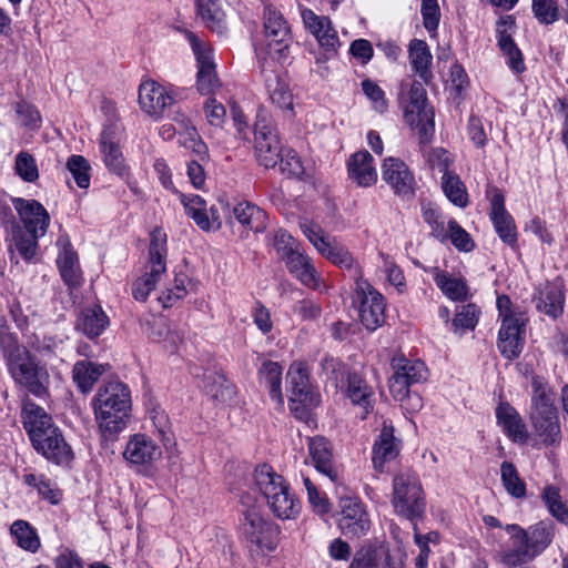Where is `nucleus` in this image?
<instances>
[{"label":"nucleus","mask_w":568,"mask_h":568,"mask_svg":"<svg viewBox=\"0 0 568 568\" xmlns=\"http://www.w3.org/2000/svg\"><path fill=\"white\" fill-rule=\"evenodd\" d=\"M22 417L24 428L38 453L58 465H65L72 460L71 447L42 407L26 402L22 408Z\"/></svg>","instance_id":"obj_1"},{"label":"nucleus","mask_w":568,"mask_h":568,"mask_svg":"<svg viewBox=\"0 0 568 568\" xmlns=\"http://www.w3.org/2000/svg\"><path fill=\"white\" fill-rule=\"evenodd\" d=\"M94 420L104 438H114L126 427L131 412V392L120 381L102 384L92 398Z\"/></svg>","instance_id":"obj_2"},{"label":"nucleus","mask_w":568,"mask_h":568,"mask_svg":"<svg viewBox=\"0 0 568 568\" xmlns=\"http://www.w3.org/2000/svg\"><path fill=\"white\" fill-rule=\"evenodd\" d=\"M11 202L19 219L13 252L24 261H31L37 254L39 240L45 235L50 226V214L33 199L12 197Z\"/></svg>","instance_id":"obj_3"},{"label":"nucleus","mask_w":568,"mask_h":568,"mask_svg":"<svg viewBox=\"0 0 568 568\" xmlns=\"http://www.w3.org/2000/svg\"><path fill=\"white\" fill-rule=\"evenodd\" d=\"M505 530L511 546L500 554L501 562L507 567H517L541 554L552 540V524L540 521L528 530L518 525H507Z\"/></svg>","instance_id":"obj_4"},{"label":"nucleus","mask_w":568,"mask_h":568,"mask_svg":"<svg viewBox=\"0 0 568 568\" xmlns=\"http://www.w3.org/2000/svg\"><path fill=\"white\" fill-rule=\"evenodd\" d=\"M530 420L535 435L547 445L560 440V426L557 409L554 405L555 394L548 383L538 376L531 382Z\"/></svg>","instance_id":"obj_5"},{"label":"nucleus","mask_w":568,"mask_h":568,"mask_svg":"<svg viewBox=\"0 0 568 568\" xmlns=\"http://www.w3.org/2000/svg\"><path fill=\"white\" fill-rule=\"evenodd\" d=\"M254 484L277 518L292 519L298 514L297 499L290 493L283 477L276 474L271 466L263 464L256 467Z\"/></svg>","instance_id":"obj_6"},{"label":"nucleus","mask_w":568,"mask_h":568,"mask_svg":"<svg viewBox=\"0 0 568 568\" xmlns=\"http://www.w3.org/2000/svg\"><path fill=\"white\" fill-rule=\"evenodd\" d=\"M497 308L501 322L498 348L504 357L516 358L524 347L525 326L528 318L523 311L515 308L509 297L505 295L497 297Z\"/></svg>","instance_id":"obj_7"},{"label":"nucleus","mask_w":568,"mask_h":568,"mask_svg":"<svg viewBox=\"0 0 568 568\" xmlns=\"http://www.w3.org/2000/svg\"><path fill=\"white\" fill-rule=\"evenodd\" d=\"M166 234L161 230H154L151 234L149 246V260L144 274L135 281L132 288L133 297L144 302L166 272Z\"/></svg>","instance_id":"obj_8"},{"label":"nucleus","mask_w":568,"mask_h":568,"mask_svg":"<svg viewBox=\"0 0 568 568\" xmlns=\"http://www.w3.org/2000/svg\"><path fill=\"white\" fill-rule=\"evenodd\" d=\"M403 103L405 122L417 132L422 143L429 142L435 129V113L427 102L423 83L414 81Z\"/></svg>","instance_id":"obj_9"},{"label":"nucleus","mask_w":568,"mask_h":568,"mask_svg":"<svg viewBox=\"0 0 568 568\" xmlns=\"http://www.w3.org/2000/svg\"><path fill=\"white\" fill-rule=\"evenodd\" d=\"M290 408L298 419L306 420L310 412L321 403L320 394L308 382V373L301 362L293 363L287 372Z\"/></svg>","instance_id":"obj_10"},{"label":"nucleus","mask_w":568,"mask_h":568,"mask_svg":"<svg viewBox=\"0 0 568 568\" xmlns=\"http://www.w3.org/2000/svg\"><path fill=\"white\" fill-rule=\"evenodd\" d=\"M392 505L395 513L407 519L422 515L425 508L419 479L412 473H400L393 480Z\"/></svg>","instance_id":"obj_11"},{"label":"nucleus","mask_w":568,"mask_h":568,"mask_svg":"<svg viewBox=\"0 0 568 568\" xmlns=\"http://www.w3.org/2000/svg\"><path fill=\"white\" fill-rule=\"evenodd\" d=\"M254 148L258 162L266 169L274 168L284 151L272 119L264 110L256 114Z\"/></svg>","instance_id":"obj_12"},{"label":"nucleus","mask_w":568,"mask_h":568,"mask_svg":"<svg viewBox=\"0 0 568 568\" xmlns=\"http://www.w3.org/2000/svg\"><path fill=\"white\" fill-rule=\"evenodd\" d=\"M8 367L13 379L31 393L41 395L44 392L43 379L47 373L38 367L24 346L16 345L9 351Z\"/></svg>","instance_id":"obj_13"},{"label":"nucleus","mask_w":568,"mask_h":568,"mask_svg":"<svg viewBox=\"0 0 568 568\" xmlns=\"http://www.w3.org/2000/svg\"><path fill=\"white\" fill-rule=\"evenodd\" d=\"M355 284V294L359 301V321L367 331L374 332L385 322L384 296L361 275L356 278Z\"/></svg>","instance_id":"obj_14"},{"label":"nucleus","mask_w":568,"mask_h":568,"mask_svg":"<svg viewBox=\"0 0 568 568\" xmlns=\"http://www.w3.org/2000/svg\"><path fill=\"white\" fill-rule=\"evenodd\" d=\"M264 32L266 54L278 62L285 61L288 58L292 36L286 20L276 9H265Z\"/></svg>","instance_id":"obj_15"},{"label":"nucleus","mask_w":568,"mask_h":568,"mask_svg":"<svg viewBox=\"0 0 568 568\" xmlns=\"http://www.w3.org/2000/svg\"><path fill=\"white\" fill-rule=\"evenodd\" d=\"M300 227L316 251L325 258L339 267L352 268L355 266V261L349 251L336 239L326 235L320 225L304 221L301 222Z\"/></svg>","instance_id":"obj_16"},{"label":"nucleus","mask_w":568,"mask_h":568,"mask_svg":"<svg viewBox=\"0 0 568 568\" xmlns=\"http://www.w3.org/2000/svg\"><path fill=\"white\" fill-rule=\"evenodd\" d=\"M179 99L173 85H164L154 80H145L139 87V104L141 109L155 119L162 116L164 110Z\"/></svg>","instance_id":"obj_17"},{"label":"nucleus","mask_w":568,"mask_h":568,"mask_svg":"<svg viewBox=\"0 0 568 568\" xmlns=\"http://www.w3.org/2000/svg\"><path fill=\"white\" fill-rule=\"evenodd\" d=\"M243 515L241 525L243 536L261 550H274L278 528L266 520L256 509H247Z\"/></svg>","instance_id":"obj_18"},{"label":"nucleus","mask_w":568,"mask_h":568,"mask_svg":"<svg viewBox=\"0 0 568 568\" xmlns=\"http://www.w3.org/2000/svg\"><path fill=\"white\" fill-rule=\"evenodd\" d=\"M187 38L197 62V90L210 94L219 87L212 48L193 33Z\"/></svg>","instance_id":"obj_19"},{"label":"nucleus","mask_w":568,"mask_h":568,"mask_svg":"<svg viewBox=\"0 0 568 568\" xmlns=\"http://www.w3.org/2000/svg\"><path fill=\"white\" fill-rule=\"evenodd\" d=\"M338 527L347 537H361L369 529V519L364 505L356 498L345 497L339 501Z\"/></svg>","instance_id":"obj_20"},{"label":"nucleus","mask_w":568,"mask_h":568,"mask_svg":"<svg viewBox=\"0 0 568 568\" xmlns=\"http://www.w3.org/2000/svg\"><path fill=\"white\" fill-rule=\"evenodd\" d=\"M382 179L397 195L407 196L414 192V174L398 158L388 156L383 161Z\"/></svg>","instance_id":"obj_21"},{"label":"nucleus","mask_w":568,"mask_h":568,"mask_svg":"<svg viewBox=\"0 0 568 568\" xmlns=\"http://www.w3.org/2000/svg\"><path fill=\"white\" fill-rule=\"evenodd\" d=\"M422 216L436 239L442 242L450 241L458 251H462V230L456 221L449 220L446 225L438 209L430 202L422 203Z\"/></svg>","instance_id":"obj_22"},{"label":"nucleus","mask_w":568,"mask_h":568,"mask_svg":"<svg viewBox=\"0 0 568 568\" xmlns=\"http://www.w3.org/2000/svg\"><path fill=\"white\" fill-rule=\"evenodd\" d=\"M161 456V447L145 434L131 436L123 450L124 459L135 466H150Z\"/></svg>","instance_id":"obj_23"},{"label":"nucleus","mask_w":568,"mask_h":568,"mask_svg":"<svg viewBox=\"0 0 568 568\" xmlns=\"http://www.w3.org/2000/svg\"><path fill=\"white\" fill-rule=\"evenodd\" d=\"M515 20L511 16L499 18L496 23V34L500 51L507 58L506 63L515 73L525 71V63L520 50L515 44L511 34Z\"/></svg>","instance_id":"obj_24"},{"label":"nucleus","mask_w":568,"mask_h":568,"mask_svg":"<svg viewBox=\"0 0 568 568\" xmlns=\"http://www.w3.org/2000/svg\"><path fill=\"white\" fill-rule=\"evenodd\" d=\"M490 200V220L495 231L500 240L513 246L517 242V232L515 221L505 209L504 195L498 190H493L489 194Z\"/></svg>","instance_id":"obj_25"},{"label":"nucleus","mask_w":568,"mask_h":568,"mask_svg":"<svg viewBox=\"0 0 568 568\" xmlns=\"http://www.w3.org/2000/svg\"><path fill=\"white\" fill-rule=\"evenodd\" d=\"M307 449L315 469L335 483L338 479V470L334 463L331 443L323 436L307 438Z\"/></svg>","instance_id":"obj_26"},{"label":"nucleus","mask_w":568,"mask_h":568,"mask_svg":"<svg viewBox=\"0 0 568 568\" xmlns=\"http://www.w3.org/2000/svg\"><path fill=\"white\" fill-rule=\"evenodd\" d=\"M301 17L305 29L316 38L320 45L329 52H335L339 41L331 20L315 14L307 8L301 10Z\"/></svg>","instance_id":"obj_27"},{"label":"nucleus","mask_w":568,"mask_h":568,"mask_svg":"<svg viewBox=\"0 0 568 568\" xmlns=\"http://www.w3.org/2000/svg\"><path fill=\"white\" fill-rule=\"evenodd\" d=\"M59 250L57 265L62 280L70 287H77L81 284L82 276L79 266L78 254L73 250L70 239L67 234H61L57 241Z\"/></svg>","instance_id":"obj_28"},{"label":"nucleus","mask_w":568,"mask_h":568,"mask_svg":"<svg viewBox=\"0 0 568 568\" xmlns=\"http://www.w3.org/2000/svg\"><path fill=\"white\" fill-rule=\"evenodd\" d=\"M400 450V439L394 434V426L388 420H383L382 428L373 445V465L382 469L384 464L395 459Z\"/></svg>","instance_id":"obj_29"},{"label":"nucleus","mask_w":568,"mask_h":568,"mask_svg":"<svg viewBox=\"0 0 568 568\" xmlns=\"http://www.w3.org/2000/svg\"><path fill=\"white\" fill-rule=\"evenodd\" d=\"M100 152L105 166L112 173L123 176L126 173L125 160L119 145L116 129L105 126L101 133Z\"/></svg>","instance_id":"obj_30"},{"label":"nucleus","mask_w":568,"mask_h":568,"mask_svg":"<svg viewBox=\"0 0 568 568\" xmlns=\"http://www.w3.org/2000/svg\"><path fill=\"white\" fill-rule=\"evenodd\" d=\"M349 179L358 186L368 187L377 182V171L372 154L364 150L354 153L347 162Z\"/></svg>","instance_id":"obj_31"},{"label":"nucleus","mask_w":568,"mask_h":568,"mask_svg":"<svg viewBox=\"0 0 568 568\" xmlns=\"http://www.w3.org/2000/svg\"><path fill=\"white\" fill-rule=\"evenodd\" d=\"M265 88L271 102L287 116L294 114V97L284 77L267 72L264 74Z\"/></svg>","instance_id":"obj_32"},{"label":"nucleus","mask_w":568,"mask_h":568,"mask_svg":"<svg viewBox=\"0 0 568 568\" xmlns=\"http://www.w3.org/2000/svg\"><path fill=\"white\" fill-rule=\"evenodd\" d=\"M173 121L178 125L179 144L197 155L201 160H204L207 156V146L191 120L185 114L176 112Z\"/></svg>","instance_id":"obj_33"},{"label":"nucleus","mask_w":568,"mask_h":568,"mask_svg":"<svg viewBox=\"0 0 568 568\" xmlns=\"http://www.w3.org/2000/svg\"><path fill=\"white\" fill-rule=\"evenodd\" d=\"M565 304V285L559 278L547 283L538 293L536 307L539 312L556 318L562 314Z\"/></svg>","instance_id":"obj_34"},{"label":"nucleus","mask_w":568,"mask_h":568,"mask_svg":"<svg viewBox=\"0 0 568 568\" xmlns=\"http://www.w3.org/2000/svg\"><path fill=\"white\" fill-rule=\"evenodd\" d=\"M290 273L294 275L303 285L313 288H321V278L316 272L312 260L304 253L296 251L283 260Z\"/></svg>","instance_id":"obj_35"},{"label":"nucleus","mask_w":568,"mask_h":568,"mask_svg":"<svg viewBox=\"0 0 568 568\" xmlns=\"http://www.w3.org/2000/svg\"><path fill=\"white\" fill-rule=\"evenodd\" d=\"M109 325V317L100 305L93 304L84 307L77 322V328L88 337H98Z\"/></svg>","instance_id":"obj_36"},{"label":"nucleus","mask_w":568,"mask_h":568,"mask_svg":"<svg viewBox=\"0 0 568 568\" xmlns=\"http://www.w3.org/2000/svg\"><path fill=\"white\" fill-rule=\"evenodd\" d=\"M496 418L503 432L514 442L526 439L525 425L517 410L508 403H500L496 408Z\"/></svg>","instance_id":"obj_37"},{"label":"nucleus","mask_w":568,"mask_h":568,"mask_svg":"<svg viewBox=\"0 0 568 568\" xmlns=\"http://www.w3.org/2000/svg\"><path fill=\"white\" fill-rule=\"evenodd\" d=\"M233 215L248 231L258 233L263 232L266 227V213L247 201L239 202L233 207Z\"/></svg>","instance_id":"obj_38"},{"label":"nucleus","mask_w":568,"mask_h":568,"mask_svg":"<svg viewBox=\"0 0 568 568\" xmlns=\"http://www.w3.org/2000/svg\"><path fill=\"white\" fill-rule=\"evenodd\" d=\"M104 373V365L89 361H79L72 369V378L81 393H89L100 376Z\"/></svg>","instance_id":"obj_39"},{"label":"nucleus","mask_w":568,"mask_h":568,"mask_svg":"<svg viewBox=\"0 0 568 568\" xmlns=\"http://www.w3.org/2000/svg\"><path fill=\"white\" fill-rule=\"evenodd\" d=\"M348 568H393L392 558L387 549L363 548L357 551Z\"/></svg>","instance_id":"obj_40"},{"label":"nucleus","mask_w":568,"mask_h":568,"mask_svg":"<svg viewBox=\"0 0 568 568\" xmlns=\"http://www.w3.org/2000/svg\"><path fill=\"white\" fill-rule=\"evenodd\" d=\"M197 13L212 31L221 33L225 30V11L220 0H197Z\"/></svg>","instance_id":"obj_41"},{"label":"nucleus","mask_w":568,"mask_h":568,"mask_svg":"<svg viewBox=\"0 0 568 568\" xmlns=\"http://www.w3.org/2000/svg\"><path fill=\"white\" fill-rule=\"evenodd\" d=\"M409 61L416 74L425 82L430 78L432 53L424 40L414 39L408 47Z\"/></svg>","instance_id":"obj_42"},{"label":"nucleus","mask_w":568,"mask_h":568,"mask_svg":"<svg viewBox=\"0 0 568 568\" xmlns=\"http://www.w3.org/2000/svg\"><path fill=\"white\" fill-rule=\"evenodd\" d=\"M282 366L276 362H265L260 368V377L270 390V396L278 405H283Z\"/></svg>","instance_id":"obj_43"},{"label":"nucleus","mask_w":568,"mask_h":568,"mask_svg":"<svg viewBox=\"0 0 568 568\" xmlns=\"http://www.w3.org/2000/svg\"><path fill=\"white\" fill-rule=\"evenodd\" d=\"M10 532L14 537L19 547L30 552H37L40 548V539L37 530L26 520H16L10 527Z\"/></svg>","instance_id":"obj_44"},{"label":"nucleus","mask_w":568,"mask_h":568,"mask_svg":"<svg viewBox=\"0 0 568 568\" xmlns=\"http://www.w3.org/2000/svg\"><path fill=\"white\" fill-rule=\"evenodd\" d=\"M179 199L184 206L185 213L194 221L200 229L209 227V212L206 202L200 195H185L179 193Z\"/></svg>","instance_id":"obj_45"},{"label":"nucleus","mask_w":568,"mask_h":568,"mask_svg":"<svg viewBox=\"0 0 568 568\" xmlns=\"http://www.w3.org/2000/svg\"><path fill=\"white\" fill-rule=\"evenodd\" d=\"M393 368L412 385L427 379V368L420 361H412L404 357L394 358Z\"/></svg>","instance_id":"obj_46"},{"label":"nucleus","mask_w":568,"mask_h":568,"mask_svg":"<svg viewBox=\"0 0 568 568\" xmlns=\"http://www.w3.org/2000/svg\"><path fill=\"white\" fill-rule=\"evenodd\" d=\"M195 288V284L185 274H176L172 287L162 292L159 296V302L169 307L176 301L186 296V294Z\"/></svg>","instance_id":"obj_47"},{"label":"nucleus","mask_w":568,"mask_h":568,"mask_svg":"<svg viewBox=\"0 0 568 568\" xmlns=\"http://www.w3.org/2000/svg\"><path fill=\"white\" fill-rule=\"evenodd\" d=\"M500 478L503 486L510 496L521 498L526 495V485L511 463L504 462L500 465Z\"/></svg>","instance_id":"obj_48"},{"label":"nucleus","mask_w":568,"mask_h":568,"mask_svg":"<svg viewBox=\"0 0 568 568\" xmlns=\"http://www.w3.org/2000/svg\"><path fill=\"white\" fill-rule=\"evenodd\" d=\"M346 394L357 405L367 408L371 405L372 392L365 382L357 375H349Z\"/></svg>","instance_id":"obj_49"},{"label":"nucleus","mask_w":568,"mask_h":568,"mask_svg":"<svg viewBox=\"0 0 568 568\" xmlns=\"http://www.w3.org/2000/svg\"><path fill=\"white\" fill-rule=\"evenodd\" d=\"M542 499L551 515L559 521L568 525V503L561 500L559 491L555 487H546Z\"/></svg>","instance_id":"obj_50"},{"label":"nucleus","mask_w":568,"mask_h":568,"mask_svg":"<svg viewBox=\"0 0 568 568\" xmlns=\"http://www.w3.org/2000/svg\"><path fill=\"white\" fill-rule=\"evenodd\" d=\"M434 281L442 293L452 301L462 298V282L446 271H436Z\"/></svg>","instance_id":"obj_51"},{"label":"nucleus","mask_w":568,"mask_h":568,"mask_svg":"<svg viewBox=\"0 0 568 568\" xmlns=\"http://www.w3.org/2000/svg\"><path fill=\"white\" fill-rule=\"evenodd\" d=\"M67 168L77 185L87 189L90 185V164L82 155H72L68 159Z\"/></svg>","instance_id":"obj_52"},{"label":"nucleus","mask_w":568,"mask_h":568,"mask_svg":"<svg viewBox=\"0 0 568 568\" xmlns=\"http://www.w3.org/2000/svg\"><path fill=\"white\" fill-rule=\"evenodd\" d=\"M532 12L544 24H551L561 17L556 0H532Z\"/></svg>","instance_id":"obj_53"},{"label":"nucleus","mask_w":568,"mask_h":568,"mask_svg":"<svg viewBox=\"0 0 568 568\" xmlns=\"http://www.w3.org/2000/svg\"><path fill=\"white\" fill-rule=\"evenodd\" d=\"M16 173L26 182H34L39 171L34 158L28 152H20L16 156Z\"/></svg>","instance_id":"obj_54"},{"label":"nucleus","mask_w":568,"mask_h":568,"mask_svg":"<svg viewBox=\"0 0 568 568\" xmlns=\"http://www.w3.org/2000/svg\"><path fill=\"white\" fill-rule=\"evenodd\" d=\"M442 189L453 204L462 206V181L456 173L446 172L443 174Z\"/></svg>","instance_id":"obj_55"},{"label":"nucleus","mask_w":568,"mask_h":568,"mask_svg":"<svg viewBox=\"0 0 568 568\" xmlns=\"http://www.w3.org/2000/svg\"><path fill=\"white\" fill-rule=\"evenodd\" d=\"M278 165L281 172L287 176H301L304 173L302 162L292 149H284L278 159Z\"/></svg>","instance_id":"obj_56"},{"label":"nucleus","mask_w":568,"mask_h":568,"mask_svg":"<svg viewBox=\"0 0 568 568\" xmlns=\"http://www.w3.org/2000/svg\"><path fill=\"white\" fill-rule=\"evenodd\" d=\"M362 89L365 95L372 101L375 111L384 113L387 110L385 93L379 85L372 80L366 79L362 82Z\"/></svg>","instance_id":"obj_57"},{"label":"nucleus","mask_w":568,"mask_h":568,"mask_svg":"<svg viewBox=\"0 0 568 568\" xmlns=\"http://www.w3.org/2000/svg\"><path fill=\"white\" fill-rule=\"evenodd\" d=\"M273 246L282 260L288 257L291 253L298 251L296 248V242L294 237L284 230H278L275 232Z\"/></svg>","instance_id":"obj_58"},{"label":"nucleus","mask_w":568,"mask_h":568,"mask_svg":"<svg viewBox=\"0 0 568 568\" xmlns=\"http://www.w3.org/2000/svg\"><path fill=\"white\" fill-rule=\"evenodd\" d=\"M0 224L7 233L6 240L8 242V248L10 252H13V242L16 241V226H18V221L8 205H0Z\"/></svg>","instance_id":"obj_59"},{"label":"nucleus","mask_w":568,"mask_h":568,"mask_svg":"<svg viewBox=\"0 0 568 568\" xmlns=\"http://www.w3.org/2000/svg\"><path fill=\"white\" fill-rule=\"evenodd\" d=\"M422 16L426 30L434 32L439 23V8L437 0H422Z\"/></svg>","instance_id":"obj_60"},{"label":"nucleus","mask_w":568,"mask_h":568,"mask_svg":"<svg viewBox=\"0 0 568 568\" xmlns=\"http://www.w3.org/2000/svg\"><path fill=\"white\" fill-rule=\"evenodd\" d=\"M303 484L307 490V496L314 510L320 514H325L329 510V503L324 495H322L313 481L308 477H303Z\"/></svg>","instance_id":"obj_61"},{"label":"nucleus","mask_w":568,"mask_h":568,"mask_svg":"<svg viewBox=\"0 0 568 568\" xmlns=\"http://www.w3.org/2000/svg\"><path fill=\"white\" fill-rule=\"evenodd\" d=\"M206 121L215 128H221L224 123L226 110L224 105L215 99H209L204 104Z\"/></svg>","instance_id":"obj_62"},{"label":"nucleus","mask_w":568,"mask_h":568,"mask_svg":"<svg viewBox=\"0 0 568 568\" xmlns=\"http://www.w3.org/2000/svg\"><path fill=\"white\" fill-rule=\"evenodd\" d=\"M17 114L20 123L29 128H38L41 122V116L38 110L26 102L17 104Z\"/></svg>","instance_id":"obj_63"},{"label":"nucleus","mask_w":568,"mask_h":568,"mask_svg":"<svg viewBox=\"0 0 568 568\" xmlns=\"http://www.w3.org/2000/svg\"><path fill=\"white\" fill-rule=\"evenodd\" d=\"M427 162L432 169L438 170L443 174L450 172L448 169L452 160L448 152L444 149L438 148L430 150L427 154Z\"/></svg>","instance_id":"obj_64"}]
</instances>
